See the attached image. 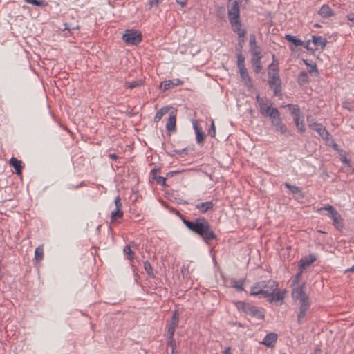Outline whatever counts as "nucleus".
Wrapping results in <instances>:
<instances>
[{"mask_svg": "<svg viewBox=\"0 0 354 354\" xmlns=\"http://www.w3.org/2000/svg\"><path fill=\"white\" fill-rule=\"evenodd\" d=\"M182 221L187 229L202 238L207 244H209L212 240L217 239V236L209 222L205 217L200 216L193 221L183 218Z\"/></svg>", "mask_w": 354, "mask_h": 354, "instance_id": "f257e3e1", "label": "nucleus"}, {"mask_svg": "<svg viewBox=\"0 0 354 354\" xmlns=\"http://www.w3.org/2000/svg\"><path fill=\"white\" fill-rule=\"evenodd\" d=\"M305 288L306 284L304 283L301 286L293 288L291 291L292 298L295 301H299V310L297 313V319L298 324H301L304 322L307 311L310 307V299L305 292Z\"/></svg>", "mask_w": 354, "mask_h": 354, "instance_id": "f03ea898", "label": "nucleus"}, {"mask_svg": "<svg viewBox=\"0 0 354 354\" xmlns=\"http://www.w3.org/2000/svg\"><path fill=\"white\" fill-rule=\"evenodd\" d=\"M234 304L239 311L245 313V315L257 317L261 320L265 319V315L260 308L250 303L238 301H236Z\"/></svg>", "mask_w": 354, "mask_h": 354, "instance_id": "7ed1b4c3", "label": "nucleus"}, {"mask_svg": "<svg viewBox=\"0 0 354 354\" xmlns=\"http://www.w3.org/2000/svg\"><path fill=\"white\" fill-rule=\"evenodd\" d=\"M236 55L237 67L239 70L241 78L246 86H252V82L245 66V57L241 53Z\"/></svg>", "mask_w": 354, "mask_h": 354, "instance_id": "20e7f679", "label": "nucleus"}, {"mask_svg": "<svg viewBox=\"0 0 354 354\" xmlns=\"http://www.w3.org/2000/svg\"><path fill=\"white\" fill-rule=\"evenodd\" d=\"M122 39L127 44L137 46L142 41V33L138 30L127 29L125 30Z\"/></svg>", "mask_w": 354, "mask_h": 354, "instance_id": "39448f33", "label": "nucleus"}, {"mask_svg": "<svg viewBox=\"0 0 354 354\" xmlns=\"http://www.w3.org/2000/svg\"><path fill=\"white\" fill-rule=\"evenodd\" d=\"M268 84L276 96H281V80L279 74L268 73Z\"/></svg>", "mask_w": 354, "mask_h": 354, "instance_id": "423d86ee", "label": "nucleus"}, {"mask_svg": "<svg viewBox=\"0 0 354 354\" xmlns=\"http://www.w3.org/2000/svg\"><path fill=\"white\" fill-rule=\"evenodd\" d=\"M307 120L308 122V127L310 129L317 132L319 136L324 140L328 141L330 140L331 138L330 134L321 123L312 122L309 120L308 118Z\"/></svg>", "mask_w": 354, "mask_h": 354, "instance_id": "0eeeda50", "label": "nucleus"}, {"mask_svg": "<svg viewBox=\"0 0 354 354\" xmlns=\"http://www.w3.org/2000/svg\"><path fill=\"white\" fill-rule=\"evenodd\" d=\"M261 283H263L261 288L263 290V297L268 298L269 296H271V294L274 293V291L278 290V283L274 280H268V281H261Z\"/></svg>", "mask_w": 354, "mask_h": 354, "instance_id": "6e6552de", "label": "nucleus"}, {"mask_svg": "<svg viewBox=\"0 0 354 354\" xmlns=\"http://www.w3.org/2000/svg\"><path fill=\"white\" fill-rule=\"evenodd\" d=\"M256 101L259 106L260 113L262 115L266 113L270 106H272V103L269 102V100L266 97H261L259 95L256 96Z\"/></svg>", "mask_w": 354, "mask_h": 354, "instance_id": "1a4fd4ad", "label": "nucleus"}, {"mask_svg": "<svg viewBox=\"0 0 354 354\" xmlns=\"http://www.w3.org/2000/svg\"><path fill=\"white\" fill-rule=\"evenodd\" d=\"M228 18L230 22L240 20V9L236 1H234L232 7L228 10Z\"/></svg>", "mask_w": 354, "mask_h": 354, "instance_id": "9d476101", "label": "nucleus"}, {"mask_svg": "<svg viewBox=\"0 0 354 354\" xmlns=\"http://www.w3.org/2000/svg\"><path fill=\"white\" fill-rule=\"evenodd\" d=\"M317 260V254H310L308 256H306L299 261V270H304L306 267L310 266L313 263H314Z\"/></svg>", "mask_w": 354, "mask_h": 354, "instance_id": "9b49d317", "label": "nucleus"}, {"mask_svg": "<svg viewBox=\"0 0 354 354\" xmlns=\"http://www.w3.org/2000/svg\"><path fill=\"white\" fill-rule=\"evenodd\" d=\"M193 128L196 133V140L199 145H203L205 138V133L203 131L202 129L199 127L197 121H194Z\"/></svg>", "mask_w": 354, "mask_h": 354, "instance_id": "f8f14e48", "label": "nucleus"}, {"mask_svg": "<svg viewBox=\"0 0 354 354\" xmlns=\"http://www.w3.org/2000/svg\"><path fill=\"white\" fill-rule=\"evenodd\" d=\"M250 47L252 56L261 55V48L257 44L256 37L253 34L250 35Z\"/></svg>", "mask_w": 354, "mask_h": 354, "instance_id": "ddd939ff", "label": "nucleus"}, {"mask_svg": "<svg viewBox=\"0 0 354 354\" xmlns=\"http://www.w3.org/2000/svg\"><path fill=\"white\" fill-rule=\"evenodd\" d=\"M176 113L172 111L169 113V118L166 124V129L168 131H176Z\"/></svg>", "mask_w": 354, "mask_h": 354, "instance_id": "4468645a", "label": "nucleus"}, {"mask_svg": "<svg viewBox=\"0 0 354 354\" xmlns=\"http://www.w3.org/2000/svg\"><path fill=\"white\" fill-rule=\"evenodd\" d=\"M160 173V168L155 167L151 171V176L153 180H156V183L160 185H165L166 178L158 176V174Z\"/></svg>", "mask_w": 354, "mask_h": 354, "instance_id": "2eb2a0df", "label": "nucleus"}, {"mask_svg": "<svg viewBox=\"0 0 354 354\" xmlns=\"http://www.w3.org/2000/svg\"><path fill=\"white\" fill-rule=\"evenodd\" d=\"M318 15L322 18H329L335 16V13L332 8L327 4L323 5L317 12Z\"/></svg>", "mask_w": 354, "mask_h": 354, "instance_id": "dca6fc26", "label": "nucleus"}, {"mask_svg": "<svg viewBox=\"0 0 354 354\" xmlns=\"http://www.w3.org/2000/svg\"><path fill=\"white\" fill-rule=\"evenodd\" d=\"M214 203L212 201H206L198 203L196 205V208L202 214H205L207 212L212 210L214 207Z\"/></svg>", "mask_w": 354, "mask_h": 354, "instance_id": "f3484780", "label": "nucleus"}, {"mask_svg": "<svg viewBox=\"0 0 354 354\" xmlns=\"http://www.w3.org/2000/svg\"><path fill=\"white\" fill-rule=\"evenodd\" d=\"M312 41L315 46V50L319 48L323 50L325 48L327 43V40L326 38L316 35H313L312 37Z\"/></svg>", "mask_w": 354, "mask_h": 354, "instance_id": "a211bd4d", "label": "nucleus"}, {"mask_svg": "<svg viewBox=\"0 0 354 354\" xmlns=\"http://www.w3.org/2000/svg\"><path fill=\"white\" fill-rule=\"evenodd\" d=\"M277 340V335L274 333H270L264 337L262 344L268 347H273Z\"/></svg>", "mask_w": 354, "mask_h": 354, "instance_id": "6ab92c4d", "label": "nucleus"}, {"mask_svg": "<svg viewBox=\"0 0 354 354\" xmlns=\"http://www.w3.org/2000/svg\"><path fill=\"white\" fill-rule=\"evenodd\" d=\"M179 311L178 309H175L172 313L171 320L167 322L166 326L172 327L176 328L179 322Z\"/></svg>", "mask_w": 354, "mask_h": 354, "instance_id": "aec40b11", "label": "nucleus"}, {"mask_svg": "<svg viewBox=\"0 0 354 354\" xmlns=\"http://www.w3.org/2000/svg\"><path fill=\"white\" fill-rule=\"evenodd\" d=\"M9 163L10 166H12L15 169V173L17 175L21 174L23 166L22 162L21 160H18L17 158L12 157L10 159Z\"/></svg>", "mask_w": 354, "mask_h": 354, "instance_id": "412c9836", "label": "nucleus"}, {"mask_svg": "<svg viewBox=\"0 0 354 354\" xmlns=\"http://www.w3.org/2000/svg\"><path fill=\"white\" fill-rule=\"evenodd\" d=\"M262 58V55H257L252 56L251 59V63L254 66V71L255 73L258 74L261 72L263 68L261 59Z\"/></svg>", "mask_w": 354, "mask_h": 354, "instance_id": "4be33fe9", "label": "nucleus"}, {"mask_svg": "<svg viewBox=\"0 0 354 354\" xmlns=\"http://www.w3.org/2000/svg\"><path fill=\"white\" fill-rule=\"evenodd\" d=\"M263 283L261 281H258L255 283L250 288V295L252 296H259V297H263V290L261 288Z\"/></svg>", "mask_w": 354, "mask_h": 354, "instance_id": "5701e85b", "label": "nucleus"}, {"mask_svg": "<svg viewBox=\"0 0 354 354\" xmlns=\"http://www.w3.org/2000/svg\"><path fill=\"white\" fill-rule=\"evenodd\" d=\"M284 299V292L283 291H274V293L271 294V296H269L267 298V301L270 303L273 301H283Z\"/></svg>", "mask_w": 354, "mask_h": 354, "instance_id": "b1692460", "label": "nucleus"}, {"mask_svg": "<svg viewBox=\"0 0 354 354\" xmlns=\"http://www.w3.org/2000/svg\"><path fill=\"white\" fill-rule=\"evenodd\" d=\"M322 210L328 211V216H330V218L332 220H333L334 218H335L336 217H337V216H339L340 214L337 212V210L333 206H332L330 205H328L321 207L318 209V211H322Z\"/></svg>", "mask_w": 354, "mask_h": 354, "instance_id": "393cba45", "label": "nucleus"}, {"mask_svg": "<svg viewBox=\"0 0 354 354\" xmlns=\"http://www.w3.org/2000/svg\"><path fill=\"white\" fill-rule=\"evenodd\" d=\"M183 82L179 79H174L164 82V90H167L174 86L181 85Z\"/></svg>", "mask_w": 354, "mask_h": 354, "instance_id": "a878e982", "label": "nucleus"}, {"mask_svg": "<svg viewBox=\"0 0 354 354\" xmlns=\"http://www.w3.org/2000/svg\"><path fill=\"white\" fill-rule=\"evenodd\" d=\"M275 128L276 130L279 131L281 134H285L288 131V129L285 124L282 122V119H279L272 124Z\"/></svg>", "mask_w": 354, "mask_h": 354, "instance_id": "bb28decb", "label": "nucleus"}, {"mask_svg": "<svg viewBox=\"0 0 354 354\" xmlns=\"http://www.w3.org/2000/svg\"><path fill=\"white\" fill-rule=\"evenodd\" d=\"M232 26V30L236 32L237 35H239L242 31H246L245 29H242V24L241 20H234L233 21L230 22Z\"/></svg>", "mask_w": 354, "mask_h": 354, "instance_id": "cd10ccee", "label": "nucleus"}, {"mask_svg": "<svg viewBox=\"0 0 354 354\" xmlns=\"http://www.w3.org/2000/svg\"><path fill=\"white\" fill-rule=\"evenodd\" d=\"M333 224L338 231L342 230L344 225V219L342 218L341 214H339V216H337V217L333 220Z\"/></svg>", "mask_w": 354, "mask_h": 354, "instance_id": "c85d7f7f", "label": "nucleus"}, {"mask_svg": "<svg viewBox=\"0 0 354 354\" xmlns=\"http://www.w3.org/2000/svg\"><path fill=\"white\" fill-rule=\"evenodd\" d=\"M309 81V77L306 71H301L299 73L297 78V82L299 85L302 86Z\"/></svg>", "mask_w": 354, "mask_h": 354, "instance_id": "c756f323", "label": "nucleus"}, {"mask_svg": "<svg viewBox=\"0 0 354 354\" xmlns=\"http://www.w3.org/2000/svg\"><path fill=\"white\" fill-rule=\"evenodd\" d=\"M44 257V245H41L38 246L35 251V259L37 262L41 261L43 260Z\"/></svg>", "mask_w": 354, "mask_h": 354, "instance_id": "7c9ffc66", "label": "nucleus"}, {"mask_svg": "<svg viewBox=\"0 0 354 354\" xmlns=\"http://www.w3.org/2000/svg\"><path fill=\"white\" fill-rule=\"evenodd\" d=\"M169 109L167 106H164L160 109L156 113L154 117V122H158L161 120L162 116L169 111Z\"/></svg>", "mask_w": 354, "mask_h": 354, "instance_id": "2f4dec72", "label": "nucleus"}, {"mask_svg": "<svg viewBox=\"0 0 354 354\" xmlns=\"http://www.w3.org/2000/svg\"><path fill=\"white\" fill-rule=\"evenodd\" d=\"M244 279H240V280H232L231 281L232 286L238 292H242L244 290L243 285H244Z\"/></svg>", "mask_w": 354, "mask_h": 354, "instance_id": "473e14b6", "label": "nucleus"}, {"mask_svg": "<svg viewBox=\"0 0 354 354\" xmlns=\"http://www.w3.org/2000/svg\"><path fill=\"white\" fill-rule=\"evenodd\" d=\"M293 119H294V122L295 123V126L297 128V129L301 133L304 132L305 131V124L304 122L303 118L301 116L300 118H295Z\"/></svg>", "mask_w": 354, "mask_h": 354, "instance_id": "72a5a7b5", "label": "nucleus"}, {"mask_svg": "<svg viewBox=\"0 0 354 354\" xmlns=\"http://www.w3.org/2000/svg\"><path fill=\"white\" fill-rule=\"evenodd\" d=\"M287 106L290 110L293 118L301 117V111L298 105L288 104Z\"/></svg>", "mask_w": 354, "mask_h": 354, "instance_id": "f704fd0d", "label": "nucleus"}, {"mask_svg": "<svg viewBox=\"0 0 354 354\" xmlns=\"http://www.w3.org/2000/svg\"><path fill=\"white\" fill-rule=\"evenodd\" d=\"M285 39L291 42L292 44H293L295 46H302L303 45V41L290 35H285Z\"/></svg>", "mask_w": 354, "mask_h": 354, "instance_id": "c9c22d12", "label": "nucleus"}, {"mask_svg": "<svg viewBox=\"0 0 354 354\" xmlns=\"http://www.w3.org/2000/svg\"><path fill=\"white\" fill-rule=\"evenodd\" d=\"M281 114L279 111V110L276 108L274 109H272L271 111V115L269 117V119L272 124L273 122L279 120L281 119Z\"/></svg>", "mask_w": 354, "mask_h": 354, "instance_id": "e433bc0d", "label": "nucleus"}, {"mask_svg": "<svg viewBox=\"0 0 354 354\" xmlns=\"http://www.w3.org/2000/svg\"><path fill=\"white\" fill-rule=\"evenodd\" d=\"M123 252L129 261H133L135 259V253L131 250L129 245H126L123 249Z\"/></svg>", "mask_w": 354, "mask_h": 354, "instance_id": "4c0bfd02", "label": "nucleus"}, {"mask_svg": "<svg viewBox=\"0 0 354 354\" xmlns=\"http://www.w3.org/2000/svg\"><path fill=\"white\" fill-rule=\"evenodd\" d=\"M123 216V211L122 210H116L115 209L111 212V223L116 222L118 218H121Z\"/></svg>", "mask_w": 354, "mask_h": 354, "instance_id": "58836bf2", "label": "nucleus"}, {"mask_svg": "<svg viewBox=\"0 0 354 354\" xmlns=\"http://www.w3.org/2000/svg\"><path fill=\"white\" fill-rule=\"evenodd\" d=\"M302 270H300V271L299 272H297L296 274V275L295 276V277H294V279H293V280L292 281V284H291L292 289L293 288H295V287L300 286L299 285V282H300L301 279Z\"/></svg>", "mask_w": 354, "mask_h": 354, "instance_id": "ea45409f", "label": "nucleus"}, {"mask_svg": "<svg viewBox=\"0 0 354 354\" xmlns=\"http://www.w3.org/2000/svg\"><path fill=\"white\" fill-rule=\"evenodd\" d=\"M28 3L32 4L36 6L44 7L47 3L44 0H24Z\"/></svg>", "mask_w": 354, "mask_h": 354, "instance_id": "a19ab883", "label": "nucleus"}, {"mask_svg": "<svg viewBox=\"0 0 354 354\" xmlns=\"http://www.w3.org/2000/svg\"><path fill=\"white\" fill-rule=\"evenodd\" d=\"M142 84V80L133 81L131 82H126L125 86L127 87L128 88L133 89L134 88L141 86Z\"/></svg>", "mask_w": 354, "mask_h": 354, "instance_id": "79ce46f5", "label": "nucleus"}, {"mask_svg": "<svg viewBox=\"0 0 354 354\" xmlns=\"http://www.w3.org/2000/svg\"><path fill=\"white\" fill-rule=\"evenodd\" d=\"M144 268L149 277H154L153 268H152L150 263L148 261H146L144 262Z\"/></svg>", "mask_w": 354, "mask_h": 354, "instance_id": "37998d69", "label": "nucleus"}, {"mask_svg": "<svg viewBox=\"0 0 354 354\" xmlns=\"http://www.w3.org/2000/svg\"><path fill=\"white\" fill-rule=\"evenodd\" d=\"M284 185L286 188H288L293 194H297V193H299L301 192V189L300 187H297L295 185H292L289 183H285Z\"/></svg>", "mask_w": 354, "mask_h": 354, "instance_id": "c03bdc74", "label": "nucleus"}, {"mask_svg": "<svg viewBox=\"0 0 354 354\" xmlns=\"http://www.w3.org/2000/svg\"><path fill=\"white\" fill-rule=\"evenodd\" d=\"M167 346L172 348V353H174L176 351V340L174 337H167Z\"/></svg>", "mask_w": 354, "mask_h": 354, "instance_id": "a18cd8bd", "label": "nucleus"}, {"mask_svg": "<svg viewBox=\"0 0 354 354\" xmlns=\"http://www.w3.org/2000/svg\"><path fill=\"white\" fill-rule=\"evenodd\" d=\"M279 63H277V64H270L268 66V73H276V74H279Z\"/></svg>", "mask_w": 354, "mask_h": 354, "instance_id": "49530a36", "label": "nucleus"}, {"mask_svg": "<svg viewBox=\"0 0 354 354\" xmlns=\"http://www.w3.org/2000/svg\"><path fill=\"white\" fill-rule=\"evenodd\" d=\"M246 35V31H242L239 35H238V45L241 46V48H243V44L245 42V36Z\"/></svg>", "mask_w": 354, "mask_h": 354, "instance_id": "de8ad7c7", "label": "nucleus"}, {"mask_svg": "<svg viewBox=\"0 0 354 354\" xmlns=\"http://www.w3.org/2000/svg\"><path fill=\"white\" fill-rule=\"evenodd\" d=\"M114 203H115L116 210H122V205L121 198H120V196H118L117 197H115Z\"/></svg>", "mask_w": 354, "mask_h": 354, "instance_id": "09e8293b", "label": "nucleus"}, {"mask_svg": "<svg viewBox=\"0 0 354 354\" xmlns=\"http://www.w3.org/2000/svg\"><path fill=\"white\" fill-rule=\"evenodd\" d=\"M208 133L210 135L212 138H214L216 136V127L214 120H212L211 126L209 129Z\"/></svg>", "mask_w": 354, "mask_h": 354, "instance_id": "8fccbe9b", "label": "nucleus"}, {"mask_svg": "<svg viewBox=\"0 0 354 354\" xmlns=\"http://www.w3.org/2000/svg\"><path fill=\"white\" fill-rule=\"evenodd\" d=\"M304 62H305L306 65L309 67V68H308L309 73H311L315 72L318 74V70L317 68V66L315 64H314L313 65H311V64H308L307 62V61H304Z\"/></svg>", "mask_w": 354, "mask_h": 354, "instance_id": "3c124183", "label": "nucleus"}, {"mask_svg": "<svg viewBox=\"0 0 354 354\" xmlns=\"http://www.w3.org/2000/svg\"><path fill=\"white\" fill-rule=\"evenodd\" d=\"M79 28H80V26L78 25L73 26V25L69 24L68 23L64 24V30L71 31L72 30H78Z\"/></svg>", "mask_w": 354, "mask_h": 354, "instance_id": "603ef678", "label": "nucleus"}, {"mask_svg": "<svg viewBox=\"0 0 354 354\" xmlns=\"http://www.w3.org/2000/svg\"><path fill=\"white\" fill-rule=\"evenodd\" d=\"M166 328L167 332V337H174L176 329L169 326H166Z\"/></svg>", "mask_w": 354, "mask_h": 354, "instance_id": "864d4df0", "label": "nucleus"}, {"mask_svg": "<svg viewBox=\"0 0 354 354\" xmlns=\"http://www.w3.org/2000/svg\"><path fill=\"white\" fill-rule=\"evenodd\" d=\"M274 107L270 106L269 109H268V111H266V113H263L262 115L264 117H270L271 115V111L272 109H274Z\"/></svg>", "mask_w": 354, "mask_h": 354, "instance_id": "5fc2aeb1", "label": "nucleus"}, {"mask_svg": "<svg viewBox=\"0 0 354 354\" xmlns=\"http://www.w3.org/2000/svg\"><path fill=\"white\" fill-rule=\"evenodd\" d=\"M274 107L270 106L269 109H268V111H266V113H263L262 115L264 117H270L271 115V111L272 109H274Z\"/></svg>", "mask_w": 354, "mask_h": 354, "instance_id": "6e6d98bb", "label": "nucleus"}, {"mask_svg": "<svg viewBox=\"0 0 354 354\" xmlns=\"http://www.w3.org/2000/svg\"><path fill=\"white\" fill-rule=\"evenodd\" d=\"M162 0H149V4L151 6H158V5L162 1Z\"/></svg>", "mask_w": 354, "mask_h": 354, "instance_id": "4d7b16f0", "label": "nucleus"}, {"mask_svg": "<svg viewBox=\"0 0 354 354\" xmlns=\"http://www.w3.org/2000/svg\"><path fill=\"white\" fill-rule=\"evenodd\" d=\"M310 41H307L306 44L304 46V48L307 49L308 50H314L315 49L310 46Z\"/></svg>", "mask_w": 354, "mask_h": 354, "instance_id": "13d9d810", "label": "nucleus"}, {"mask_svg": "<svg viewBox=\"0 0 354 354\" xmlns=\"http://www.w3.org/2000/svg\"><path fill=\"white\" fill-rule=\"evenodd\" d=\"M176 1L183 7L186 4L187 0H176Z\"/></svg>", "mask_w": 354, "mask_h": 354, "instance_id": "bf43d9fd", "label": "nucleus"}, {"mask_svg": "<svg viewBox=\"0 0 354 354\" xmlns=\"http://www.w3.org/2000/svg\"><path fill=\"white\" fill-rule=\"evenodd\" d=\"M109 157L113 160H116L118 158V156L115 153H110Z\"/></svg>", "mask_w": 354, "mask_h": 354, "instance_id": "052dcab7", "label": "nucleus"}, {"mask_svg": "<svg viewBox=\"0 0 354 354\" xmlns=\"http://www.w3.org/2000/svg\"><path fill=\"white\" fill-rule=\"evenodd\" d=\"M313 354H322V351L320 348H317Z\"/></svg>", "mask_w": 354, "mask_h": 354, "instance_id": "680f3d73", "label": "nucleus"}, {"mask_svg": "<svg viewBox=\"0 0 354 354\" xmlns=\"http://www.w3.org/2000/svg\"><path fill=\"white\" fill-rule=\"evenodd\" d=\"M223 354H232L230 353V347H227L226 348L224 351H223Z\"/></svg>", "mask_w": 354, "mask_h": 354, "instance_id": "e2e57ef3", "label": "nucleus"}, {"mask_svg": "<svg viewBox=\"0 0 354 354\" xmlns=\"http://www.w3.org/2000/svg\"><path fill=\"white\" fill-rule=\"evenodd\" d=\"M186 149H184L183 150H174V152L176 153V154H181L183 151H185Z\"/></svg>", "mask_w": 354, "mask_h": 354, "instance_id": "0e129e2a", "label": "nucleus"}, {"mask_svg": "<svg viewBox=\"0 0 354 354\" xmlns=\"http://www.w3.org/2000/svg\"><path fill=\"white\" fill-rule=\"evenodd\" d=\"M279 63L278 60L276 59V57L274 55H272V62L271 64H277Z\"/></svg>", "mask_w": 354, "mask_h": 354, "instance_id": "69168bd1", "label": "nucleus"}, {"mask_svg": "<svg viewBox=\"0 0 354 354\" xmlns=\"http://www.w3.org/2000/svg\"><path fill=\"white\" fill-rule=\"evenodd\" d=\"M241 49L242 48H241V46H239V45L236 46V50L237 51V54L240 53H241Z\"/></svg>", "mask_w": 354, "mask_h": 354, "instance_id": "338daca9", "label": "nucleus"}, {"mask_svg": "<svg viewBox=\"0 0 354 354\" xmlns=\"http://www.w3.org/2000/svg\"><path fill=\"white\" fill-rule=\"evenodd\" d=\"M348 271L354 272V265Z\"/></svg>", "mask_w": 354, "mask_h": 354, "instance_id": "774afa93", "label": "nucleus"}]
</instances>
